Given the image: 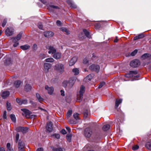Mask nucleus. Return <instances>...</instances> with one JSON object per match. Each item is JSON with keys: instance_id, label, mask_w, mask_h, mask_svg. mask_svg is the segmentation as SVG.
Listing matches in <instances>:
<instances>
[{"instance_id": "f257e3e1", "label": "nucleus", "mask_w": 151, "mask_h": 151, "mask_svg": "<svg viewBox=\"0 0 151 151\" xmlns=\"http://www.w3.org/2000/svg\"><path fill=\"white\" fill-rule=\"evenodd\" d=\"M75 82V81L74 80L70 79L68 82L67 81H63V86L64 87H67L68 88H70L73 86Z\"/></svg>"}, {"instance_id": "f03ea898", "label": "nucleus", "mask_w": 151, "mask_h": 151, "mask_svg": "<svg viewBox=\"0 0 151 151\" xmlns=\"http://www.w3.org/2000/svg\"><path fill=\"white\" fill-rule=\"evenodd\" d=\"M85 91V87L83 85L80 87V90L78 93H77V100L78 101H81L83 99V94Z\"/></svg>"}, {"instance_id": "7ed1b4c3", "label": "nucleus", "mask_w": 151, "mask_h": 151, "mask_svg": "<svg viewBox=\"0 0 151 151\" xmlns=\"http://www.w3.org/2000/svg\"><path fill=\"white\" fill-rule=\"evenodd\" d=\"M84 134L85 137L89 138L92 135L94 134V130L91 128H86L84 131Z\"/></svg>"}, {"instance_id": "20e7f679", "label": "nucleus", "mask_w": 151, "mask_h": 151, "mask_svg": "<svg viewBox=\"0 0 151 151\" xmlns=\"http://www.w3.org/2000/svg\"><path fill=\"white\" fill-rule=\"evenodd\" d=\"M64 69L63 65L62 63H58L55 65L54 69L60 72H63Z\"/></svg>"}, {"instance_id": "39448f33", "label": "nucleus", "mask_w": 151, "mask_h": 151, "mask_svg": "<svg viewBox=\"0 0 151 151\" xmlns=\"http://www.w3.org/2000/svg\"><path fill=\"white\" fill-rule=\"evenodd\" d=\"M140 64L139 60H135L132 61L130 63V65L132 67L136 68L139 66Z\"/></svg>"}, {"instance_id": "423d86ee", "label": "nucleus", "mask_w": 151, "mask_h": 151, "mask_svg": "<svg viewBox=\"0 0 151 151\" xmlns=\"http://www.w3.org/2000/svg\"><path fill=\"white\" fill-rule=\"evenodd\" d=\"M89 68L92 70L98 72L100 70V66L98 65L93 64L89 66Z\"/></svg>"}, {"instance_id": "0eeeda50", "label": "nucleus", "mask_w": 151, "mask_h": 151, "mask_svg": "<svg viewBox=\"0 0 151 151\" xmlns=\"http://www.w3.org/2000/svg\"><path fill=\"white\" fill-rule=\"evenodd\" d=\"M46 48L49 50L48 53L49 54L51 53L53 54L56 52V49L53 46H46Z\"/></svg>"}, {"instance_id": "6e6552de", "label": "nucleus", "mask_w": 151, "mask_h": 151, "mask_svg": "<svg viewBox=\"0 0 151 151\" xmlns=\"http://www.w3.org/2000/svg\"><path fill=\"white\" fill-rule=\"evenodd\" d=\"M14 29L11 27H8L5 31L6 35L7 36H10L13 33Z\"/></svg>"}, {"instance_id": "1a4fd4ad", "label": "nucleus", "mask_w": 151, "mask_h": 151, "mask_svg": "<svg viewBox=\"0 0 151 151\" xmlns=\"http://www.w3.org/2000/svg\"><path fill=\"white\" fill-rule=\"evenodd\" d=\"M51 65L50 63H45L44 65V70L45 73H47L48 72L49 70L51 67Z\"/></svg>"}, {"instance_id": "9d476101", "label": "nucleus", "mask_w": 151, "mask_h": 151, "mask_svg": "<svg viewBox=\"0 0 151 151\" xmlns=\"http://www.w3.org/2000/svg\"><path fill=\"white\" fill-rule=\"evenodd\" d=\"M28 128L27 127H19L16 128V130L18 132H21L23 133H25L28 131Z\"/></svg>"}, {"instance_id": "9b49d317", "label": "nucleus", "mask_w": 151, "mask_h": 151, "mask_svg": "<svg viewBox=\"0 0 151 151\" xmlns=\"http://www.w3.org/2000/svg\"><path fill=\"white\" fill-rule=\"evenodd\" d=\"M21 110L23 111L22 115L26 117H28L31 114L30 112L28 109H21Z\"/></svg>"}, {"instance_id": "f8f14e48", "label": "nucleus", "mask_w": 151, "mask_h": 151, "mask_svg": "<svg viewBox=\"0 0 151 151\" xmlns=\"http://www.w3.org/2000/svg\"><path fill=\"white\" fill-rule=\"evenodd\" d=\"M52 123L51 122H49L47 123L46 129L48 132H50L52 131Z\"/></svg>"}, {"instance_id": "ddd939ff", "label": "nucleus", "mask_w": 151, "mask_h": 151, "mask_svg": "<svg viewBox=\"0 0 151 151\" xmlns=\"http://www.w3.org/2000/svg\"><path fill=\"white\" fill-rule=\"evenodd\" d=\"M54 35V33L51 31L45 32H44V36L47 38L52 37Z\"/></svg>"}, {"instance_id": "4468645a", "label": "nucleus", "mask_w": 151, "mask_h": 151, "mask_svg": "<svg viewBox=\"0 0 151 151\" xmlns=\"http://www.w3.org/2000/svg\"><path fill=\"white\" fill-rule=\"evenodd\" d=\"M78 58L76 56L73 57L69 62V65L70 66H72L75 64Z\"/></svg>"}, {"instance_id": "2eb2a0df", "label": "nucleus", "mask_w": 151, "mask_h": 151, "mask_svg": "<svg viewBox=\"0 0 151 151\" xmlns=\"http://www.w3.org/2000/svg\"><path fill=\"white\" fill-rule=\"evenodd\" d=\"M45 89L47 91L48 93L50 95L52 94L54 91V89L52 87H49L47 86H45Z\"/></svg>"}, {"instance_id": "dca6fc26", "label": "nucleus", "mask_w": 151, "mask_h": 151, "mask_svg": "<svg viewBox=\"0 0 151 151\" xmlns=\"http://www.w3.org/2000/svg\"><path fill=\"white\" fill-rule=\"evenodd\" d=\"M24 143L22 142H19L18 143V148L19 151H24L23 148L24 147Z\"/></svg>"}, {"instance_id": "f3484780", "label": "nucleus", "mask_w": 151, "mask_h": 151, "mask_svg": "<svg viewBox=\"0 0 151 151\" xmlns=\"http://www.w3.org/2000/svg\"><path fill=\"white\" fill-rule=\"evenodd\" d=\"M137 73V71L136 70L130 71L129 74H127L126 76L127 77H132L134 76V75Z\"/></svg>"}, {"instance_id": "a211bd4d", "label": "nucleus", "mask_w": 151, "mask_h": 151, "mask_svg": "<svg viewBox=\"0 0 151 151\" xmlns=\"http://www.w3.org/2000/svg\"><path fill=\"white\" fill-rule=\"evenodd\" d=\"M52 57L56 59H59L61 57V54L60 52H56L53 54Z\"/></svg>"}, {"instance_id": "6ab92c4d", "label": "nucleus", "mask_w": 151, "mask_h": 151, "mask_svg": "<svg viewBox=\"0 0 151 151\" xmlns=\"http://www.w3.org/2000/svg\"><path fill=\"white\" fill-rule=\"evenodd\" d=\"M68 4L72 8L75 9L77 7V6L71 0H68L67 1Z\"/></svg>"}, {"instance_id": "aec40b11", "label": "nucleus", "mask_w": 151, "mask_h": 151, "mask_svg": "<svg viewBox=\"0 0 151 151\" xmlns=\"http://www.w3.org/2000/svg\"><path fill=\"white\" fill-rule=\"evenodd\" d=\"M59 9L58 6L54 5H51L47 6V9L50 11H53L54 9Z\"/></svg>"}, {"instance_id": "412c9836", "label": "nucleus", "mask_w": 151, "mask_h": 151, "mask_svg": "<svg viewBox=\"0 0 151 151\" xmlns=\"http://www.w3.org/2000/svg\"><path fill=\"white\" fill-rule=\"evenodd\" d=\"M9 91H5L2 93L1 96L4 99H5L9 95Z\"/></svg>"}, {"instance_id": "4be33fe9", "label": "nucleus", "mask_w": 151, "mask_h": 151, "mask_svg": "<svg viewBox=\"0 0 151 151\" xmlns=\"http://www.w3.org/2000/svg\"><path fill=\"white\" fill-rule=\"evenodd\" d=\"M5 64L6 65H12V62L10 58H8L6 59L5 62Z\"/></svg>"}, {"instance_id": "5701e85b", "label": "nucleus", "mask_w": 151, "mask_h": 151, "mask_svg": "<svg viewBox=\"0 0 151 151\" xmlns=\"http://www.w3.org/2000/svg\"><path fill=\"white\" fill-rule=\"evenodd\" d=\"M122 99H116L115 101V108H117L119 105L122 102Z\"/></svg>"}, {"instance_id": "b1692460", "label": "nucleus", "mask_w": 151, "mask_h": 151, "mask_svg": "<svg viewBox=\"0 0 151 151\" xmlns=\"http://www.w3.org/2000/svg\"><path fill=\"white\" fill-rule=\"evenodd\" d=\"M32 89L31 86L29 84H26L24 87V89L27 91H29Z\"/></svg>"}, {"instance_id": "393cba45", "label": "nucleus", "mask_w": 151, "mask_h": 151, "mask_svg": "<svg viewBox=\"0 0 151 151\" xmlns=\"http://www.w3.org/2000/svg\"><path fill=\"white\" fill-rule=\"evenodd\" d=\"M144 37V36L142 34H141L139 35H138L134 37L133 38V40H136L138 39L142 38H143Z\"/></svg>"}, {"instance_id": "a878e982", "label": "nucleus", "mask_w": 151, "mask_h": 151, "mask_svg": "<svg viewBox=\"0 0 151 151\" xmlns=\"http://www.w3.org/2000/svg\"><path fill=\"white\" fill-rule=\"evenodd\" d=\"M30 46L28 45H25L20 46V48L23 50H26L29 49Z\"/></svg>"}, {"instance_id": "bb28decb", "label": "nucleus", "mask_w": 151, "mask_h": 151, "mask_svg": "<svg viewBox=\"0 0 151 151\" xmlns=\"http://www.w3.org/2000/svg\"><path fill=\"white\" fill-rule=\"evenodd\" d=\"M36 97L38 101L40 102H41L44 100L43 98L41 96L40 94L38 93H37L36 94Z\"/></svg>"}, {"instance_id": "cd10ccee", "label": "nucleus", "mask_w": 151, "mask_h": 151, "mask_svg": "<svg viewBox=\"0 0 151 151\" xmlns=\"http://www.w3.org/2000/svg\"><path fill=\"white\" fill-rule=\"evenodd\" d=\"M22 33L20 32L17 36V37H14L13 38V39H16V40L19 41V40L22 37Z\"/></svg>"}, {"instance_id": "c85d7f7f", "label": "nucleus", "mask_w": 151, "mask_h": 151, "mask_svg": "<svg viewBox=\"0 0 151 151\" xmlns=\"http://www.w3.org/2000/svg\"><path fill=\"white\" fill-rule=\"evenodd\" d=\"M21 83V81H17L15 82L14 85L17 88H18L19 87Z\"/></svg>"}, {"instance_id": "c756f323", "label": "nucleus", "mask_w": 151, "mask_h": 151, "mask_svg": "<svg viewBox=\"0 0 151 151\" xmlns=\"http://www.w3.org/2000/svg\"><path fill=\"white\" fill-rule=\"evenodd\" d=\"M72 72L75 75H78L79 73V70L78 68H74L72 70Z\"/></svg>"}, {"instance_id": "7c9ffc66", "label": "nucleus", "mask_w": 151, "mask_h": 151, "mask_svg": "<svg viewBox=\"0 0 151 151\" xmlns=\"http://www.w3.org/2000/svg\"><path fill=\"white\" fill-rule=\"evenodd\" d=\"M150 56V55L149 54L145 53L143 54L141 57V58L142 59H145L147 58Z\"/></svg>"}, {"instance_id": "2f4dec72", "label": "nucleus", "mask_w": 151, "mask_h": 151, "mask_svg": "<svg viewBox=\"0 0 151 151\" xmlns=\"http://www.w3.org/2000/svg\"><path fill=\"white\" fill-rule=\"evenodd\" d=\"M110 128V125L109 124H106L103 126L102 127L103 130L104 131L108 130Z\"/></svg>"}, {"instance_id": "473e14b6", "label": "nucleus", "mask_w": 151, "mask_h": 151, "mask_svg": "<svg viewBox=\"0 0 151 151\" xmlns=\"http://www.w3.org/2000/svg\"><path fill=\"white\" fill-rule=\"evenodd\" d=\"M60 30L63 31L65 32L66 34L67 35H68L70 34V32L65 27H62L60 28Z\"/></svg>"}, {"instance_id": "72a5a7b5", "label": "nucleus", "mask_w": 151, "mask_h": 151, "mask_svg": "<svg viewBox=\"0 0 151 151\" xmlns=\"http://www.w3.org/2000/svg\"><path fill=\"white\" fill-rule=\"evenodd\" d=\"M145 146L147 149L151 150V142H147Z\"/></svg>"}, {"instance_id": "f704fd0d", "label": "nucleus", "mask_w": 151, "mask_h": 151, "mask_svg": "<svg viewBox=\"0 0 151 151\" xmlns=\"http://www.w3.org/2000/svg\"><path fill=\"white\" fill-rule=\"evenodd\" d=\"M45 61L47 62L52 63L54 61V60L52 58H50L46 59Z\"/></svg>"}, {"instance_id": "c9c22d12", "label": "nucleus", "mask_w": 151, "mask_h": 151, "mask_svg": "<svg viewBox=\"0 0 151 151\" xmlns=\"http://www.w3.org/2000/svg\"><path fill=\"white\" fill-rule=\"evenodd\" d=\"M68 122L70 124H76L77 122V121L70 119L69 120Z\"/></svg>"}, {"instance_id": "e433bc0d", "label": "nucleus", "mask_w": 151, "mask_h": 151, "mask_svg": "<svg viewBox=\"0 0 151 151\" xmlns=\"http://www.w3.org/2000/svg\"><path fill=\"white\" fill-rule=\"evenodd\" d=\"M79 114L77 113H75L73 115V116L74 118L77 121L79 119Z\"/></svg>"}, {"instance_id": "4c0bfd02", "label": "nucleus", "mask_w": 151, "mask_h": 151, "mask_svg": "<svg viewBox=\"0 0 151 151\" xmlns=\"http://www.w3.org/2000/svg\"><path fill=\"white\" fill-rule=\"evenodd\" d=\"M13 42L14 44L13 45V46L14 47H17L19 45V42H18V41L16 40L15 39H13Z\"/></svg>"}, {"instance_id": "58836bf2", "label": "nucleus", "mask_w": 151, "mask_h": 151, "mask_svg": "<svg viewBox=\"0 0 151 151\" xmlns=\"http://www.w3.org/2000/svg\"><path fill=\"white\" fill-rule=\"evenodd\" d=\"M10 117L13 122H15L16 121V119L14 115L12 114L10 115Z\"/></svg>"}, {"instance_id": "ea45409f", "label": "nucleus", "mask_w": 151, "mask_h": 151, "mask_svg": "<svg viewBox=\"0 0 151 151\" xmlns=\"http://www.w3.org/2000/svg\"><path fill=\"white\" fill-rule=\"evenodd\" d=\"M53 150L54 151H65V149L61 147L55 148Z\"/></svg>"}, {"instance_id": "a19ab883", "label": "nucleus", "mask_w": 151, "mask_h": 151, "mask_svg": "<svg viewBox=\"0 0 151 151\" xmlns=\"http://www.w3.org/2000/svg\"><path fill=\"white\" fill-rule=\"evenodd\" d=\"M6 107L8 111H10L11 109L12 108L11 106V104L8 102H7L6 103Z\"/></svg>"}, {"instance_id": "79ce46f5", "label": "nucleus", "mask_w": 151, "mask_h": 151, "mask_svg": "<svg viewBox=\"0 0 151 151\" xmlns=\"http://www.w3.org/2000/svg\"><path fill=\"white\" fill-rule=\"evenodd\" d=\"M52 137H54L57 139H59L60 138V135L58 134H54L51 135Z\"/></svg>"}, {"instance_id": "37998d69", "label": "nucleus", "mask_w": 151, "mask_h": 151, "mask_svg": "<svg viewBox=\"0 0 151 151\" xmlns=\"http://www.w3.org/2000/svg\"><path fill=\"white\" fill-rule=\"evenodd\" d=\"M72 113V111L71 110H69L66 114L67 118H69L71 115Z\"/></svg>"}, {"instance_id": "c03bdc74", "label": "nucleus", "mask_w": 151, "mask_h": 151, "mask_svg": "<svg viewBox=\"0 0 151 151\" xmlns=\"http://www.w3.org/2000/svg\"><path fill=\"white\" fill-rule=\"evenodd\" d=\"M66 139L69 142H70L71 139V135L70 134H68L66 135Z\"/></svg>"}, {"instance_id": "a18cd8bd", "label": "nucleus", "mask_w": 151, "mask_h": 151, "mask_svg": "<svg viewBox=\"0 0 151 151\" xmlns=\"http://www.w3.org/2000/svg\"><path fill=\"white\" fill-rule=\"evenodd\" d=\"M83 32L84 33L85 35L87 37H89L88 36L89 35V32L87 31V30L86 29H83Z\"/></svg>"}, {"instance_id": "49530a36", "label": "nucleus", "mask_w": 151, "mask_h": 151, "mask_svg": "<svg viewBox=\"0 0 151 151\" xmlns=\"http://www.w3.org/2000/svg\"><path fill=\"white\" fill-rule=\"evenodd\" d=\"M105 84V83L104 82H101L98 88H101Z\"/></svg>"}, {"instance_id": "de8ad7c7", "label": "nucleus", "mask_w": 151, "mask_h": 151, "mask_svg": "<svg viewBox=\"0 0 151 151\" xmlns=\"http://www.w3.org/2000/svg\"><path fill=\"white\" fill-rule=\"evenodd\" d=\"M19 134L18 133H17L15 136V142L17 143L18 140L19 138Z\"/></svg>"}, {"instance_id": "09e8293b", "label": "nucleus", "mask_w": 151, "mask_h": 151, "mask_svg": "<svg viewBox=\"0 0 151 151\" xmlns=\"http://www.w3.org/2000/svg\"><path fill=\"white\" fill-rule=\"evenodd\" d=\"M137 50H135L134 51L131 53V55L132 56H134L137 53Z\"/></svg>"}, {"instance_id": "8fccbe9b", "label": "nucleus", "mask_w": 151, "mask_h": 151, "mask_svg": "<svg viewBox=\"0 0 151 151\" xmlns=\"http://www.w3.org/2000/svg\"><path fill=\"white\" fill-rule=\"evenodd\" d=\"M46 57V55L44 54H41L40 55V58L41 59H43Z\"/></svg>"}, {"instance_id": "3c124183", "label": "nucleus", "mask_w": 151, "mask_h": 151, "mask_svg": "<svg viewBox=\"0 0 151 151\" xmlns=\"http://www.w3.org/2000/svg\"><path fill=\"white\" fill-rule=\"evenodd\" d=\"M16 101L19 105H22V103H21L22 101V100L17 98L16 99Z\"/></svg>"}, {"instance_id": "603ef678", "label": "nucleus", "mask_w": 151, "mask_h": 151, "mask_svg": "<svg viewBox=\"0 0 151 151\" xmlns=\"http://www.w3.org/2000/svg\"><path fill=\"white\" fill-rule=\"evenodd\" d=\"M89 60L87 58H84L83 60V63L84 64H87Z\"/></svg>"}, {"instance_id": "864d4df0", "label": "nucleus", "mask_w": 151, "mask_h": 151, "mask_svg": "<svg viewBox=\"0 0 151 151\" xmlns=\"http://www.w3.org/2000/svg\"><path fill=\"white\" fill-rule=\"evenodd\" d=\"M3 117L4 119H6L7 118L6 117V111H5L4 112V113L3 114Z\"/></svg>"}, {"instance_id": "5fc2aeb1", "label": "nucleus", "mask_w": 151, "mask_h": 151, "mask_svg": "<svg viewBox=\"0 0 151 151\" xmlns=\"http://www.w3.org/2000/svg\"><path fill=\"white\" fill-rule=\"evenodd\" d=\"M7 22V20L6 19H4L3 21L2 24V26L3 27H4L6 25Z\"/></svg>"}, {"instance_id": "6e6d98bb", "label": "nucleus", "mask_w": 151, "mask_h": 151, "mask_svg": "<svg viewBox=\"0 0 151 151\" xmlns=\"http://www.w3.org/2000/svg\"><path fill=\"white\" fill-rule=\"evenodd\" d=\"M83 33H81V34H80L78 35V37L81 40H83L84 39V37L83 36Z\"/></svg>"}, {"instance_id": "4d7b16f0", "label": "nucleus", "mask_w": 151, "mask_h": 151, "mask_svg": "<svg viewBox=\"0 0 151 151\" xmlns=\"http://www.w3.org/2000/svg\"><path fill=\"white\" fill-rule=\"evenodd\" d=\"M84 116V117H86L88 115V111L87 110L85 111L83 113Z\"/></svg>"}, {"instance_id": "13d9d810", "label": "nucleus", "mask_w": 151, "mask_h": 151, "mask_svg": "<svg viewBox=\"0 0 151 151\" xmlns=\"http://www.w3.org/2000/svg\"><path fill=\"white\" fill-rule=\"evenodd\" d=\"M27 100L26 99H22V101L21 102L22 103V104H26L27 103Z\"/></svg>"}, {"instance_id": "bf43d9fd", "label": "nucleus", "mask_w": 151, "mask_h": 151, "mask_svg": "<svg viewBox=\"0 0 151 151\" xmlns=\"http://www.w3.org/2000/svg\"><path fill=\"white\" fill-rule=\"evenodd\" d=\"M38 26L40 29H42L43 26L42 24L41 23H39L38 24Z\"/></svg>"}, {"instance_id": "052dcab7", "label": "nucleus", "mask_w": 151, "mask_h": 151, "mask_svg": "<svg viewBox=\"0 0 151 151\" xmlns=\"http://www.w3.org/2000/svg\"><path fill=\"white\" fill-rule=\"evenodd\" d=\"M32 48L34 50H36L37 49V45L35 44L33 45Z\"/></svg>"}, {"instance_id": "680f3d73", "label": "nucleus", "mask_w": 151, "mask_h": 151, "mask_svg": "<svg viewBox=\"0 0 151 151\" xmlns=\"http://www.w3.org/2000/svg\"><path fill=\"white\" fill-rule=\"evenodd\" d=\"M139 148V146L137 145H135L132 147V149L133 150H135Z\"/></svg>"}, {"instance_id": "e2e57ef3", "label": "nucleus", "mask_w": 151, "mask_h": 151, "mask_svg": "<svg viewBox=\"0 0 151 151\" xmlns=\"http://www.w3.org/2000/svg\"><path fill=\"white\" fill-rule=\"evenodd\" d=\"M91 75H88L85 78V79H88L89 80H91Z\"/></svg>"}, {"instance_id": "0e129e2a", "label": "nucleus", "mask_w": 151, "mask_h": 151, "mask_svg": "<svg viewBox=\"0 0 151 151\" xmlns=\"http://www.w3.org/2000/svg\"><path fill=\"white\" fill-rule=\"evenodd\" d=\"M56 24L57 25L60 26L61 24V22L59 20H57L56 21Z\"/></svg>"}, {"instance_id": "69168bd1", "label": "nucleus", "mask_w": 151, "mask_h": 151, "mask_svg": "<svg viewBox=\"0 0 151 151\" xmlns=\"http://www.w3.org/2000/svg\"><path fill=\"white\" fill-rule=\"evenodd\" d=\"M61 133L62 134H65L67 133L65 130L64 129H63L61 130Z\"/></svg>"}, {"instance_id": "338daca9", "label": "nucleus", "mask_w": 151, "mask_h": 151, "mask_svg": "<svg viewBox=\"0 0 151 151\" xmlns=\"http://www.w3.org/2000/svg\"><path fill=\"white\" fill-rule=\"evenodd\" d=\"M11 145L10 143H8L6 145V147L7 149H9L12 148L10 147Z\"/></svg>"}, {"instance_id": "774afa93", "label": "nucleus", "mask_w": 151, "mask_h": 151, "mask_svg": "<svg viewBox=\"0 0 151 151\" xmlns=\"http://www.w3.org/2000/svg\"><path fill=\"white\" fill-rule=\"evenodd\" d=\"M36 151H43V149L42 147H40L37 149Z\"/></svg>"}]
</instances>
